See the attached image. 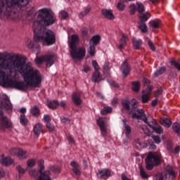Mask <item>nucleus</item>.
<instances>
[{
    "label": "nucleus",
    "instance_id": "63",
    "mask_svg": "<svg viewBox=\"0 0 180 180\" xmlns=\"http://www.w3.org/2000/svg\"><path fill=\"white\" fill-rule=\"evenodd\" d=\"M109 83L110 84V85H112V86H114V88H119V84L115 83V82H113L112 80H110Z\"/></svg>",
    "mask_w": 180,
    "mask_h": 180
},
{
    "label": "nucleus",
    "instance_id": "33",
    "mask_svg": "<svg viewBox=\"0 0 180 180\" xmlns=\"http://www.w3.org/2000/svg\"><path fill=\"white\" fill-rule=\"evenodd\" d=\"M172 129L176 134H180V124L179 123H174L172 125Z\"/></svg>",
    "mask_w": 180,
    "mask_h": 180
},
{
    "label": "nucleus",
    "instance_id": "14",
    "mask_svg": "<svg viewBox=\"0 0 180 180\" xmlns=\"http://www.w3.org/2000/svg\"><path fill=\"white\" fill-rule=\"evenodd\" d=\"M0 162L2 165H5V167H9V165H12V164H13V160L10 157H5L2 155L1 156Z\"/></svg>",
    "mask_w": 180,
    "mask_h": 180
},
{
    "label": "nucleus",
    "instance_id": "19",
    "mask_svg": "<svg viewBox=\"0 0 180 180\" xmlns=\"http://www.w3.org/2000/svg\"><path fill=\"white\" fill-rule=\"evenodd\" d=\"M122 39L120 40V44L117 45L118 50H123L126 47V40H127V35H126L124 33L121 34Z\"/></svg>",
    "mask_w": 180,
    "mask_h": 180
},
{
    "label": "nucleus",
    "instance_id": "50",
    "mask_svg": "<svg viewBox=\"0 0 180 180\" xmlns=\"http://www.w3.org/2000/svg\"><path fill=\"white\" fill-rule=\"evenodd\" d=\"M150 94H143L142 95V102L143 103H147V102H148V101H150Z\"/></svg>",
    "mask_w": 180,
    "mask_h": 180
},
{
    "label": "nucleus",
    "instance_id": "34",
    "mask_svg": "<svg viewBox=\"0 0 180 180\" xmlns=\"http://www.w3.org/2000/svg\"><path fill=\"white\" fill-rule=\"evenodd\" d=\"M20 122L22 126H26L27 124V118L26 117V115L25 114H22L20 116Z\"/></svg>",
    "mask_w": 180,
    "mask_h": 180
},
{
    "label": "nucleus",
    "instance_id": "58",
    "mask_svg": "<svg viewBox=\"0 0 180 180\" xmlns=\"http://www.w3.org/2000/svg\"><path fill=\"white\" fill-rule=\"evenodd\" d=\"M60 15H61L62 19H67V18H68V13L67 11H60Z\"/></svg>",
    "mask_w": 180,
    "mask_h": 180
},
{
    "label": "nucleus",
    "instance_id": "28",
    "mask_svg": "<svg viewBox=\"0 0 180 180\" xmlns=\"http://www.w3.org/2000/svg\"><path fill=\"white\" fill-rule=\"evenodd\" d=\"M150 26L152 29H160L161 22L159 20H152L150 22Z\"/></svg>",
    "mask_w": 180,
    "mask_h": 180
},
{
    "label": "nucleus",
    "instance_id": "39",
    "mask_svg": "<svg viewBox=\"0 0 180 180\" xmlns=\"http://www.w3.org/2000/svg\"><path fill=\"white\" fill-rule=\"evenodd\" d=\"M165 72V67L160 68L155 73V77H160V75H162Z\"/></svg>",
    "mask_w": 180,
    "mask_h": 180
},
{
    "label": "nucleus",
    "instance_id": "60",
    "mask_svg": "<svg viewBox=\"0 0 180 180\" xmlns=\"http://www.w3.org/2000/svg\"><path fill=\"white\" fill-rule=\"evenodd\" d=\"M155 180H164V176H162V173H158L155 176Z\"/></svg>",
    "mask_w": 180,
    "mask_h": 180
},
{
    "label": "nucleus",
    "instance_id": "8",
    "mask_svg": "<svg viewBox=\"0 0 180 180\" xmlns=\"http://www.w3.org/2000/svg\"><path fill=\"white\" fill-rule=\"evenodd\" d=\"M137 113H134L132 115L133 119L136 118L138 119V120H143L144 123H146V124L148 125V123L151 122V117L148 118L147 117V115H146L145 111L143 109L137 110H136Z\"/></svg>",
    "mask_w": 180,
    "mask_h": 180
},
{
    "label": "nucleus",
    "instance_id": "21",
    "mask_svg": "<svg viewBox=\"0 0 180 180\" xmlns=\"http://www.w3.org/2000/svg\"><path fill=\"white\" fill-rule=\"evenodd\" d=\"M121 70L124 77H127V75L130 74V66L129 65V63H127V61H124L121 65Z\"/></svg>",
    "mask_w": 180,
    "mask_h": 180
},
{
    "label": "nucleus",
    "instance_id": "37",
    "mask_svg": "<svg viewBox=\"0 0 180 180\" xmlns=\"http://www.w3.org/2000/svg\"><path fill=\"white\" fill-rule=\"evenodd\" d=\"M171 65H174V67H175V68H176V70H178V71H180V63H179V60H176L175 59H172L171 60Z\"/></svg>",
    "mask_w": 180,
    "mask_h": 180
},
{
    "label": "nucleus",
    "instance_id": "38",
    "mask_svg": "<svg viewBox=\"0 0 180 180\" xmlns=\"http://www.w3.org/2000/svg\"><path fill=\"white\" fill-rule=\"evenodd\" d=\"M27 168H33L36 165V159H29L27 161Z\"/></svg>",
    "mask_w": 180,
    "mask_h": 180
},
{
    "label": "nucleus",
    "instance_id": "7",
    "mask_svg": "<svg viewBox=\"0 0 180 180\" xmlns=\"http://www.w3.org/2000/svg\"><path fill=\"white\" fill-rule=\"evenodd\" d=\"M9 153L11 155H16L18 160H20L21 161L26 160V158L29 157L27 150L19 148H13L10 150Z\"/></svg>",
    "mask_w": 180,
    "mask_h": 180
},
{
    "label": "nucleus",
    "instance_id": "23",
    "mask_svg": "<svg viewBox=\"0 0 180 180\" xmlns=\"http://www.w3.org/2000/svg\"><path fill=\"white\" fill-rule=\"evenodd\" d=\"M160 124H162V126H164V127H166L167 129H168V128L171 127L172 122H171L170 119L163 118L160 121Z\"/></svg>",
    "mask_w": 180,
    "mask_h": 180
},
{
    "label": "nucleus",
    "instance_id": "6",
    "mask_svg": "<svg viewBox=\"0 0 180 180\" xmlns=\"http://www.w3.org/2000/svg\"><path fill=\"white\" fill-rule=\"evenodd\" d=\"M38 165H39V169L38 172L39 173V176H38L37 180H52L51 174L50 173V171L46 170L44 171V160H39L38 161Z\"/></svg>",
    "mask_w": 180,
    "mask_h": 180
},
{
    "label": "nucleus",
    "instance_id": "18",
    "mask_svg": "<svg viewBox=\"0 0 180 180\" xmlns=\"http://www.w3.org/2000/svg\"><path fill=\"white\" fill-rule=\"evenodd\" d=\"M70 165L72 167V172L75 174V175L79 176L81 175V167H79L78 162L72 161L71 162Z\"/></svg>",
    "mask_w": 180,
    "mask_h": 180
},
{
    "label": "nucleus",
    "instance_id": "52",
    "mask_svg": "<svg viewBox=\"0 0 180 180\" xmlns=\"http://www.w3.org/2000/svg\"><path fill=\"white\" fill-rule=\"evenodd\" d=\"M26 46L28 47V49H33V47H34V44L32 41V39H27L26 41Z\"/></svg>",
    "mask_w": 180,
    "mask_h": 180
},
{
    "label": "nucleus",
    "instance_id": "46",
    "mask_svg": "<svg viewBox=\"0 0 180 180\" xmlns=\"http://www.w3.org/2000/svg\"><path fill=\"white\" fill-rule=\"evenodd\" d=\"M125 8H126V5L123 1H120L117 3V8L118 9V11H120L121 12H122V11H124Z\"/></svg>",
    "mask_w": 180,
    "mask_h": 180
},
{
    "label": "nucleus",
    "instance_id": "51",
    "mask_svg": "<svg viewBox=\"0 0 180 180\" xmlns=\"http://www.w3.org/2000/svg\"><path fill=\"white\" fill-rule=\"evenodd\" d=\"M16 169H17L18 172L19 173L20 176V175H23V174H25V169H23V167H22V166H20V165L17 166Z\"/></svg>",
    "mask_w": 180,
    "mask_h": 180
},
{
    "label": "nucleus",
    "instance_id": "57",
    "mask_svg": "<svg viewBox=\"0 0 180 180\" xmlns=\"http://www.w3.org/2000/svg\"><path fill=\"white\" fill-rule=\"evenodd\" d=\"M29 174L31 176H34V178H37V171H36V169H32L29 172Z\"/></svg>",
    "mask_w": 180,
    "mask_h": 180
},
{
    "label": "nucleus",
    "instance_id": "13",
    "mask_svg": "<svg viewBox=\"0 0 180 180\" xmlns=\"http://www.w3.org/2000/svg\"><path fill=\"white\" fill-rule=\"evenodd\" d=\"M56 60H57V56L54 53L50 55H45V63L46 67H51L54 64Z\"/></svg>",
    "mask_w": 180,
    "mask_h": 180
},
{
    "label": "nucleus",
    "instance_id": "4",
    "mask_svg": "<svg viewBox=\"0 0 180 180\" xmlns=\"http://www.w3.org/2000/svg\"><path fill=\"white\" fill-rule=\"evenodd\" d=\"M3 109H5L8 113H11L13 110L11 100H9V97L6 95H3L2 98L0 101V117L4 116Z\"/></svg>",
    "mask_w": 180,
    "mask_h": 180
},
{
    "label": "nucleus",
    "instance_id": "24",
    "mask_svg": "<svg viewBox=\"0 0 180 180\" xmlns=\"http://www.w3.org/2000/svg\"><path fill=\"white\" fill-rule=\"evenodd\" d=\"M47 106H48V108H49V109H57V108H58V106H60V103H58V101L54 100L52 101H49L47 103Z\"/></svg>",
    "mask_w": 180,
    "mask_h": 180
},
{
    "label": "nucleus",
    "instance_id": "12",
    "mask_svg": "<svg viewBox=\"0 0 180 180\" xmlns=\"http://www.w3.org/2000/svg\"><path fill=\"white\" fill-rule=\"evenodd\" d=\"M112 174V172L109 170L108 169H103L97 173V178H99L100 179H108L109 176H110Z\"/></svg>",
    "mask_w": 180,
    "mask_h": 180
},
{
    "label": "nucleus",
    "instance_id": "55",
    "mask_svg": "<svg viewBox=\"0 0 180 180\" xmlns=\"http://www.w3.org/2000/svg\"><path fill=\"white\" fill-rule=\"evenodd\" d=\"M152 139L156 144H160L161 143V139L158 136H153Z\"/></svg>",
    "mask_w": 180,
    "mask_h": 180
},
{
    "label": "nucleus",
    "instance_id": "22",
    "mask_svg": "<svg viewBox=\"0 0 180 180\" xmlns=\"http://www.w3.org/2000/svg\"><path fill=\"white\" fill-rule=\"evenodd\" d=\"M93 82H101L102 81V75L98 71H95L92 75Z\"/></svg>",
    "mask_w": 180,
    "mask_h": 180
},
{
    "label": "nucleus",
    "instance_id": "43",
    "mask_svg": "<svg viewBox=\"0 0 180 180\" xmlns=\"http://www.w3.org/2000/svg\"><path fill=\"white\" fill-rule=\"evenodd\" d=\"M45 55L35 58L36 64H43V63H45Z\"/></svg>",
    "mask_w": 180,
    "mask_h": 180
},
{
    "label": "nucleus",
    "instance_id": "9",
    "mask_svg": "<svg viewBox=\"0 0 180 180\" xmlns=\"http://www.w3.org/2000/svg\"><path fill=\"white\" fill-rule=\"evenodd\" d=\"M11 127H12V122L9 118L6 115H1L0 117V130L5 131L6 129H11Z\"/></svg>",
    "mask_w": 180,
    "mask_h": 180
},
{
    "label": "nucleus",
    "instance_id": "54",
    "mask_svg": "<svg viewBox=\"0 0 180 180\" xmlns=\"http://www.w3.org/2000/svg\"><path fill=\"white\" fill-rule=\"evenodd\" d=\"M44 122L46 123H50L51 122V117L49 115H44L43 118Z\"/></svg>",
    "mask_w": 180,
    "mask_h": 180
},
{
    "label": "nucleus",
    "instance_id": "15",
    "mask_svg": "<svg viewBox=\"0 0 180 180\" xmlns=\"http://www.w3.org/2000/svg\"><path fill=\"white\" fill-rule=\"evenodd\" d=\"M101 14L103 16H105L106 19H109V20H113V19H115V15H113V11L112 10L106 8L102 9Z\"/></svg>",
    "mask_w": 180,
    "mask_h": 180
},
{
    "label": "nucleus",
    "instance_id": "42",
    "mask_svg": "<svg viewBox=\"0 0 180 180\" xmlns=\"http://www.w3.org/2000/svg\"><path fill=\"white\" fill-rule=\"evenodd\" d=\"M137 11V7L136 6V4H131L129 6V13L130 15H134L136 13V11Z\"/></svg>",
    "mask_w": 180,
    "mask_h": 180
},
{
    "label": "nucleus",
    "instance_id": "26",
    "mask_svg": "<svg viewBox=\"0 0 180 180\" xmlns=\"http://www.w3.org/2000/svg\"><path fill=\"white\" fill-rule=\"evenodd\" d=\"M132 43L134 49H135L136 50H140V47H141V45L143 44V41L141 39H133Z\"/></svg>",
    "mask_w": 180,
    "mask_h": 180
},
{
    "label": "nucleus",
    "instance_id": "29",
    "mask_svg": "<svg viewBox=\"0 0 180 180\" xmlns=\"http://www.w3.org/2000/svg\"><path fill=\"white\" fill-rule=\"evenodd\" d=\"M139 28L141 30L142 33H147L148 29L147 28V25L144 21H140Z\"/></svg>",
    "mask_w": 180,
    "mask_h": 180
},
{
    "label": "nucleus",
    "instance_id": "31",
    "mask_svg": "<svg viewBox=\"0 0 180 180\" xmlns=\"http://www.w3.org/2000/svg\"><path fill=\"white\" fill-rule=\"evenodd\" d=\"M31 114L32 116L37 117L39 115H40V108H39V107L37 105L34 106L32 108H31Z\"/></svg>",
    "mask_w": 180,
    "mask_h": 180
},
{
    "label": "nucleus",
    "instance_id": "44",
    "mask_svg": "<svg viewBox=\"0 0 180 180\" xmlns=\"http://www.w3.org/2000/svg\"><path fill=\"white\" fill-rule=\"evenodd\" d=\"M139 169H140V174H141V178H143V179H147V178H148V174H147L146 171H144V169L143 168V167L141 166L139 167Z\"/></svg>",
    "mask_w": 180,
    "mask_h": 180
},
{
    "label": "nucleus",
    "instance_id": "40",
    "mask_svg": "<svg viewBox=\"0 0 180 180\" xmlns=\"http://www.w3.org/2000/svg\"><path fill=\"white\" fill-rule=\"evenodd\" d=\"M132 89L134 92H138L140 90V82H132Z\"/></svg>",
    "mask_w": 180,
    "mask_h": 180
},
{
    "label": "nucleus",
    "instance_id": "27",
    "mask_svg": "<svg viewBox=\"0 0 180 180\" xmlns=\"http://www.w3.org/2000/svg\"><path fill=\"white\" fill-rule=\"evenodd\" d=\"M101 41V36L96 35L94 36L90 40L89 44H92L94 46H97V44Z\"/></svg>",
    "mask_w": 180,
    "mask_h": 180
},
{
    "label": "nucleus",
    "instance_id": "36",
    "mask_svg": "<svg viewBox=\"0 0 180 180\" xmlns=\"http://www.w3.org/2000/svg\"><path fill=\"white\" fill-rule=\"evenodd\" d=\"M124 130L125 134L127 137H130V134L131 133V127L127 124H124Z\"/></svg>",
    "mask_w": 180,
    "mask_h": 180
},
{
    "label": "nucleus",
    "instance_id": "10",
    "mask_svg": "<svg viewBox=\"0 0 180 180\" xmlns=\"http://www.w3.org/2000/svg\"><path fill=\"white\" fill-rule=\"evenodd\" d=\"M148 126L150 127V129H153L155 133L158 134H162L164 133V129L162 127L158 124H157V121L153 118L150 119V123H148Z\"/></svg>",
    "mask_w": 180,
    "mask_h": 180
},
{
    "label": "nucleus",
    "instance_id": "48",
    "mask_svg": "<svg viewBox=\"0 0 180 180\" xmlns=\"http://www.w3.org/2000/svg\"><path fill=\"white\" fill-rule=\"evenodd\" d=\"M95 45H92V44H90V46L89 48V50H87L89 54H90V56H95Z\"/></svg>",
    "mask_w": 180,
    "mask_h": 180
},
{
    "label": "nucleus",
    "instance_id": "17",
    "mask_svg": "<svg viewBox=\"0 0 180 180\" xmlns=\"http://www.w3.org/2000/svg\"><path fill=\"white\" fill-rule=\"evenodd\" d=\"M78 41H79V37L77 34L72 35L69 42L70 49H75V47H77V44H78Z\"/></svg>",
    "mask_w": 180,
    "mask_h": 180
},
{
    "label": "nucleus",
    "instance_id": "61",
    "mask_svg": "<svg viewBox=\"0 0 180 180\" xmlns=\"http://www.w3.org/2000/svg\"><path fill=\"white\" fill-rule=\"evenodd\" d=\"M82 36H86L88 34V28L83 27L81 29Z\"/></svg>",
    "mask_w": 180,
    "mask_h": 180
},
{
    "label": "nucleus",
    "instance_id": "41",
    "mask_svg": "<svg viewBox=\"0 0 180 180\" xmlns=\"http://www.w3.org/2000/svg\"><path fill=\"white\" fill-rule=\"evenodd\" d=\"M112 112V107H105L103 109L101 110V113L103 115H108V113H110Z\"/></svg>",
    "mask_w": 180,
    "mask_h": 180
},
{
    "label": "nucleus",
    "instance_id": "5",
    "mask_svg": "<svg viewBox=\"0 0 180 180\" xmlns=\"http://www.w3.org/2000/svg\"><path fill=\"white\" fill-rule=\"evenodd\" d=\"M85 54H86V49L84 47L72 48L70 51V55L73 60H77V61H81V60H84L85 57Z\"/></svg>",
    "mask_w": 180,
    "mask_h": 180
},
{
    "label": "nucleus",
    "instance_id": "32",
    "mask_svg": "<svg viewBox=\"0 0 180 180\" xmlns=\"http://www.w3.org/2000/svg\"><path fill=\"white\" fill-rule=\"evenodd\" d=\"M122 105L125 110H130V101L124 99L122 101Z\"/></svg>",
    "mask_w": 180,
    "mask_h": 180
},
{
    "label": "nucleus",
    "instance_id": "25",
    "mask_svg": "<svg viewBox=\"0 0 180 180\" xmlns=\"http://www.w3.org/2000/svg\"><path fill=\"white\" fill-rule=\"evenodd\" d=\"M167 172L168 175H169V176H172V180H174L176 178L177 173L174 171V169H172L171 166H168L167 167Z\"/></svg>",
    "mask_w": 180,
    "mask_h": 180
},
{
    "label": "nucleus",
    "instance_id": "30",
    "mask_svg": "<svg viewBox=\"0 0 180 180\" xmlns=\"http://www.w3.org/2000/svg\"><path fill=\"white\" fill-rule=\"evenodd\" d=\"M89 12H91V7L89 6L79 14V18L80 19H84V18H85V16H86Z\"/></svg>",
    "mask_w": 180,
    "mask_h": 180
},
{
    "label": "nucleus",
    "instance_id": "20",
    "mask_svg": "<svg viewBox=\"0 0 180 180\" xmlns=\"http://www.w3.org/2000/svg\"><path fill=\"white\" fill-rule=\"evenodd\" d=\"M97 124H98L103 136H105L107 133L106 126H105V120H103V118H99L97 120Z\"/></svg>",
    "mask_w": 180,
    "mask_h": 180
},
{
    "label": "nucleus",
    "instance_id": "35",
    "mask_svg": "<svg viewBox=\"0 0 180 180\" xmlns=\"http://www.w3.org/2000/svg\"><path fill=\"white\" fill-rule=\"evenodd\" d=\"M151 15L149 14V13H145L140 15L141 18V22H147L149 18H150Z\"/></svg>",
    "mask_w": 180,
    "mask_h": 180
},
{
    "label": "nucleus",
    "instance_id": "53",
    "mask_svg": "<svg viewBox=\"0 0 180 180\" xmlns=\"http://www.w3.org/2000/svg\"><path fill=\"white\" fill-rule=\"evenodd\" d=\"M148 44L150 50H152V51H155V46L154 45V43H153L151 40L148 41Z\"/></svg>",
    "mask_w": 180,
    "mask_h": 180
},
{
    "label": "nucleus",
    "instance_id": "1",
    "mask_svg": "<svg viewBox=\"0 0 180 180\" xmlns=\"http://www.w3.org/2000/svg\"><path fill=\"white\" fill-rule=\"evenodd\" d=\"M43 77L27 62L26 57L19 53L0 52V85L4 88H14L27 91L29 86L39 88Z\"/></svg>",
    "mask_w": 180,
    "mask_h": 180
},
{
    "label": "nucleus",
    "instance_id": "3",
    "mask_svg": "<svg viewBox=\"0 0 180 180\" xmlns=\"http://www.w3.org/2000/svg\"><path fill=\"white\" fill-rule=\"evenodd\" d=\"M161 153L150 152L145 160L146 169L151 171L154 167L160 165V164H161Z\"/></svg>",
    "mask_w": 180,
    "mask_h": 180
},
{
    "label": "nucleus",
    "instance_id": "59",
    "mask_svg": "<svg viewBox=\"0 0 180 180\" xmlns=\"http://www.w3.org/2000/svg\"><path fill=\"white\" fill-rule=\"evenodd\" d=\"M61 122H62V123H65V124H70L71 121L68 118H67L65 117H63L61 118Z\"/></svg>",
    "mask_w": 180,
    "mask_h": 180
},
{
    "label": "nucleus",
    "instance_id": "2",
    "mask_svg": "<svg viewBox=\"0 0 180 180\" xmlns=\"http://www.w3.org/2000/svg\"><path fill=\"white\" fill-rule=\"evenodd\" d=\"M38 13L37 19L32 25L34 41L41 43L42 46H53L56 44V34L51 30L46 29V26L56 23V15L49 8L40 9Z\"/></svg>",
    "mask_w": 180,
    "mask_h": 180
},
{
    "label": "nucleus",
    "instance_id": "64",
    "mask_svg": "<svg viewBox=\"0 0 180 180\" xmlns=\"http://www.w3.org/2000/svg\"><path fill=\"white\" fill-rule=\"evenodd\" d=\"M180 151V146H176V148H174V149L173 150V153L174 154H178Z\"/></svg>",
    "mask_w": 180,
    "mask_h": 180
},
{
    "label": "nucleus",
    "instance_id": "47",
    "mask_svg": "<svg viewBox=\"0 0 180 180\" xmlns=\"http://www.w3.org/2000/svg\"><path fill=\"white\" fill-rule=\"evenodd\" d=\"M131 102L132 103L131 105L132 110H134V109H137V108H139V101H137L136 98H132L131 100Z\"/></svg>",
    "mask_w": 180,
    "mask_h": 180
},
{
    "label": "nucleus",
    "instance_id": "11",
    "mask_svg": "<svg viewBox=\"0 0 180 180\" xmlns=\"http://www.w3.org/2000/svg\"><path fill=\"white\" fill-rule=\"evenodd\" d=\"M72 101L76 106L82 105V93L76 91L72 94Z\"/></svg>",
    "mask_w": 180,
    "mask_h": 180
},
{
    "label": "nucleus",
    "instance_id": "56",
    "mask_svg": "<svg viewBox=\"0 0 180 180\" xmlns=\"http://www.w3.org/2000/svg\"><path fill=\"white\" fill-rule=\"evenodd\" d=\"M92 65L95 70V71H99V65L96 60H92Z\"/></svg>",
    "mask_w": 180,
    "mask_h": 180
},
{
    "label": "nucleus",
    "instance_id": "62",
    "mask_svg": "<svg viewBox=\"0 0 180 180\" xmlns=\"http://www.w3.org/2000/svg\"><path fill=\"white\" fill-rule=\"evenodd\" d=\"M68 141L70 144H75V141H74V139H72V136H68Z\"/></svg>",
    "mask_w": 180,
    "mask_h": 180
},
{
    "label": "nucleus",
    "instance_id": "49",
    "mask_svg": "<svg viewBox=\"0 0 180 180\" xmlns=\"http://www.w3.org/2000/svg\"><path fill=\"white\" fill-rule=\"evenodd\" d=\"M46 127L48 129L49 131H54V130H56V127L50 122L46 124Z\"/></svg>",
    "mask_w": 180,
    "mask_h": 180
},
{
    "label": "nucleus",
    "instance_id": "45",
    "mask_svg": "<svg viewBox=\"0 0 180 180\" xmlns=\"http://www.w3.org/2000/svg\"><path fill=\"white\" fill-rule=\"evenodd\" d=\"M136 6H137L136 10L138 11V12L139 13H143V12H144V5H143V4L140 2H137Z\"/></svg>",
    "mask_w": 180,
    "mask_h": 180
},
{
    "label": "nucleus",
    "instance_id": "16",
    "mask_svg": "<svg viewBox=\"0 0 180 180\" xmlns=\"http://www.w3.org/2000/svg\"><path fill=\"white\" fill-rule=\"evenodd\" d=\"M34 134L39 137L40 134H44L43 131V124L37 123L34 127Z\"/></svg>",
    "mask_w": 180,
    "mask_h": 180
}]
</instances>
